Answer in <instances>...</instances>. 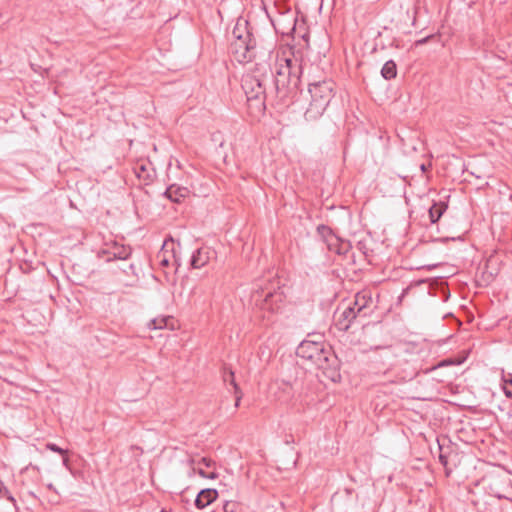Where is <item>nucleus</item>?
I'll return each mask as SVG.
<instances>
[{"mask_svg": "<svg viewBox=\"0 0 512 512\" xmlns=\"http://www.w3.org/2000/svg\"><path fill=\"white\" fill-rule=\"evenodd\" d=\"M234 395H235V408H238L240 405L242 396H243L241 389L239 387H236V389H234Z\"/></svg>", "mask_w": 512, "mask_h": 512, "instance_id": "nucleus-28", "label": "nucleus"}, {"mask_svg": "<svg viewBox=\"0 0 512 512\" xmlns=\"http://www.w3.org/2000/svg\"><path fill=\"white\" fill-rule=\"evenodd\" d=\"M218 497V492L216 489L206 488L202 489L196 499H195V506L198 509H203L209 504L213 503Z\"/></svg>", "mask_w": 512, "mask_h": 512, "instance_id": "nucleus-14", "label": "nucleus"}, {"mask_svg": "<svg viewBox=\"0 0 512 512\" xmlns=\"http://www.w3.org/2000/svg\"><path fill=\"white\" fill-rule=\"evenodd\" d=\"M173 258H174V262L173 264L176 265L177 267L180 265L178 260L175 258V256L173 255Z\"/></svg>", "mask_w": 512, "mask_h": 512, "instance_id": "nucleus-33", "label": "nucleus"}, {"mask_svg": "<svg viewBox=\"0 0 512 512\" xmlns=\"http://www.w3.org/2000/svg\"><path fill=\"white\" fill-rule=\"evenodd\" d=\"M62 456H63V465L68 467V465H69V458L66 455H62Z\"/></svg>", "mask_w": 512, "mask_h": 512, "instance_id": "nucleus-31", "label": "nucleus"}, {"mask_svg": "<svg viewBox=\"0 0 512 512\" xmlns=\"http://www.w3.org/2000/svg\"><path fill=\"white\" fill-rule=\"evenodd\" d=\"M199 464H202L207 468L215 466V462L212 459L207 458V457H202L201 460L199 461Z\"/></svg>", "mask_w": 512, "mask_h": 512, "instance_id": "nucleus-29", "label": "nucleus"}, {"mask_svg": "<svg viewBox=\"0 0 512 512\" xmlns=\"http://www.w3.org/2000/svg\"><path fill=\"white\" fill-rule=\"evenodd\" d=\"M47 488H48L49 490H53V491H55V492H56L55 487H54V486H53V484H51V483L47 485Z\"/></svg>", "mask_w": 512, "mask_h": 512, "instance_id": "nucleus-32", "label": "nucleus"}, {"mask_svg": "<svg viewBox=\"0 0 512 512\" xmlns=\"http://www.w3.org/2000/svg\"><path fill=\"white\" fill-rule=\"evenodd\" d=\"M46 448L52 452H55V453H58L61 455H67V453H68V450L63 449L54 443H47Z\"/></svg>", "mask_w": 512, "mask_h": 512, "instance_id": "nucleus-26", "label": "nucleus"}, {"mask_svg": "<svg viewBox=\"0 0 512 512\" xmlns=\"http://www.w3.org/2000/svg\"><path fill=\"white\" fill-rule=\"evenodd\" d=\"M167 318L153 319L149 323V328L151 329H162L166 326Z\"/></svg>", "mask_w": 512, "mask_h": 512, "instance_id": "nucleus-24", "label": "nucleus"}, {"mask_svg": "<svg viewBox=\"0 0 512 512\" xmlns=\"http://www.w3.org/2000/svg\"><path fill=\"white\" fill-rule=\"evenodd\" d=\"M272 60V50L264 49L260 54V61L255 63L251 72L242 80V89L247 102L257 112H263L266 109V103L279 106L277 98H271L269 91L272 83Z\"/></svg>", "mask_w": 512, "mask_h": 512, "instance_id": "nucleus-1", "label": "nucleus"}, {"mask_svg": "<svg viewBox=\"0 0 512 512\" xmlns=\"http://www.w3.org/2000/svg\"><path fill=\"white\" fill-rule=\"evenodd\" d=\"M135 173L138 178H143L144 180H150L151 176L147 172V168L144 164H139L135 167Z\"/></svg>", "mask_w": 512, "mask_h": 512, "instance_id": "nucleus-20", "label": "nucleus"}, {"mask_svg": "<svg viewBox=\"0 0 512 512\" xmlns=\"http://www.w3.org/2000/svg\"><path fill=\"white\" fill-rule=\"evenodd\" d=\"M302 71V60L292 52L289 56L283 52L281 57H276L275 71L272 70V83L269 91L271 98H277L280 107L288 106L293 102L300 89Z\"/></svg>", "mask_w": 512, "mask_h": 512, "instance_id": "nucleus-2", "label": "nucleus"}, {"mask_svg": "<svg viewBox=\"0 0 512 512\" xmlns=\"http://www.w3.org/2000/svg\"><path fill=\"white\" fill-rule=\"evenodd\" d=\"M193 472L197 473L199 476H201L202 478H206V479L218 478V473L215 471L207 472L202 468H198V469L193 468Z\"/></svg>", "mask_w": 512, "mask_h": 512, "instance_id": "nucleus-21", "label": "nucleus"}, {"mask_svg": "<svg viewBox=\"0 0 512 512\" xmlns=\"http://www.w3.org/2000/svg\"><path fill=\"white\" fill-rule=\"evenodd\" d=\"M9 369H12L11 367H6L3 369V373L0 374V378H2L5 382L11 384V385H16V377L15 376H12L8 373V370Z\"/></svg>", "mask_w": 512, "mask_h": 512, "instance_id": "nucleus-23", "label": "nucleus"}, {"mask_svg": "<svg viewBox=\"0 0 512 512\" xmlns=\"http://www.w3.org/2000/svg\"><path fill=\"white\" fill-rule=\"evenodd\" d=\"M381 75L386 80H391L395 78L397 75L396 63L393 60L387 61L381 69Z\"/></svg>", "mask_w": 512, "mask_h": 512, "instance_id": "nucleus-16", "label": "nucleus"}, {"mask_svg": "<svg viewBox=\"0 0 512 512\" xmlns=\"http://www.w3.org/2000/svg\"><path fill=\"white\" fill-rule=\"evenodd\" d=\"M189 194L188 188L176 184L170 185L164 192V196L174 203H181Z\"/></svg>", "mask_w": 512, "mask_h": 512, "instance_id": "nucleus-12", "label": "nucleus"}, {"mask_svg": "<svg viewBox=\"0 0 512 512\" xmlns=\"http://www.w3.org/2000/svg\"><path fill=\"white\" fill-rule=\"evenodd\" d=\"M439 461L444 466L446 475L449 476L452 472V469L448 467V456L442 452V446L439 445Z\"/></svg>", "mask_w": 512, "mask_h": 512, "instance_id": "nucleus-22", "label": "nucleus"}, {"mask_svg": "<svg viewBox=\"0 0 512 512\" xmlns=\"http://www.w3.org/2000/svg\"><path fill=\"white\" fill-rule=\"evenodd\" d=\"M103 254H107V261L126 260L130 257L132 249L129 246L114 243L110 248L102 250Z\"/></svg>", "mask_w": 512, "mask_h": 512, "instance_id": "nucleus-11", "label": "nucleus"}, {"mask_svg": "<svg viewBox=\"0 0 512 512\" xmlns=\"http://www.w3.org/2000/svg\"><path fill=\"white\" fill-rule=\"evenodd\" d=\"M447 208L448 204L446 202H434L428 210L430 222L432 224L437 223L441 216L444 214V212L447 210Z\"/></svg>", "mask_w": 512, "mask_h": 512, "instance_id": "nucleus-15", "label": "nucleus"}, {"mask_svg": "<svg viewBox=\"0 0 512 512\" xmlns=\"http://www.w3.org/2000/svg\"><path fill=\"white\" fill-rule=\"evenodd\" d=\"M412 378H413V375L410 374L409 376H402L398 380H394L393 382H405V381H407V379H412Z\"/></svg>", "mask_w": 512, "mask_h": 512, "instance_id": "nucleus-30", "label": "nucleus"}, {"mask_svg": "<svg viewBox=\"0 0 512 512\" xmlns=\"http://www.w3.org/2000/svg\"><path fill=\"white\" fill-rule=\"evenodd\" d=\"M0 497L6 498L16 507V499L10 493L9 489L6 487L4 482L0 479Z\"/></svg>", "mask_w": 512, "mask_h": 512, "instance_id": "nucleus-19", "label": "nucleus"}, {"mask_svg": "<svg viewBox=\"0 0 512 512\" xmlns=\"http://www.w3.org/2000/svg\"><path fill=\"white\" fill-rule=\"evenodd\" d=\"M222 377L223 381L232 385L233 389L239 387L235 381L234 372L230 368L224 367Z\"/></svg>", "mask_w": 512, "mask_h": 512, "instance_id": "nucleus-18", "label": "nucleus"}, {"mask_svg": "<svg viewBox=\"0 0 512 512\" xmlns=\"http://www.w3.org/2000/svg\"><path fill=\"white\" fill-rule=\"evenodd\" d=\"M278 284L277 282L276 285L272 284L271 287L265 288L259 286L254 290L252 299L260 309L275 312L280 308L284 294Z\"/></svg>", "mask_w": 512, "mask_h": 512, "instance_id": "nucleus-5", "label": "nucleus"}, {"mask_svg": "<svg viewBox=\"0 0 512 512\" xmlns=\"http://www.w3.org/2000/svg\"><path fill=\"white\" fill-rule=\"evenodd\" d=\"M317 369L322 370L323 374L331 381L337 382L341 379L340 361L331 348H327L315 364Z\"/></svg>", "mask_w": 512, "mask_h": 512, "instance_id": "nucleus-6", "label": "nucleus"}, {"mask_svg": "<svg viewBox=\"0 0 512 512\" xmlns=\"http://www.w3.org/2000/svg\"><path fill=\"white\" fill-rule=\"evenodd\" d=\"M357 318H362L356 313L355 307L349 304L343 310L339 308L334 314L335 325L340 331H347Z\"/></svg>", "mask_w": 512, "mask_h": 512, "instance_id": "nucleus-9", "label": "nucleus"}, {"mask_svg": "<svg viewBox=\"0 0 512 512\" xmlns=\"http://www.w3.org/2000/svg\"><path fill=\"white\" fill-rule=\"evenodd\" d=\"M156 258H157L160 266H162V267L169 266L170 261H169L168 257L166 256V251H164L163 249L157 254Z\"/></svg>", "mask_w": 512, "mask_h": 512, "instance_id": "nucleus-25", "label": "nucleus"}, {"mask_svg": "<svg viewBox=\"0 0 512 512\" xmlns=\"http://www.w3.org/2000/svg\"><path fill=\"white\" fill-rule=\"evenodd\" d=\"M317 233L326 244L327 249L331 252H335L337 254H342V245L341 240L334 234L332 229L329 226L324 224H320L317 226Z\"/></svg>", "mask_w": 512, "mask_h": 512, "instance_id": "nucleus-10", "label": "nucleus"}, {"mask_svg": "<svg viewBox=\"0 0 512 512\" xmlns=\"http://www.w3.org/2000/svg\"><path fill=\"white\" fill-rule=\"evenodd\" d=\"M29 495H31L32 497L36 498V495L33 492H29Z\"/></svg>", "mask_w": 512, "mask_h": 512, "instance_id": "nucleus-34", "label": "nucleus"}, {"mask_svg": "<svg viewBox=\"0 0 512 512\" xmlns=\"http://www.w3.org/2000/svg\"><path fill=\"white\" fill-rule=\"evenodd\" d=\"M210 254L211 251L209 248H198L193 252L191 256L190 266L194 269H200L204 267L210 260Z\"/></svg>", "mask_w": 512, "mask_h": 512, "instance_id": "nucleus-13", "label": "nucleus"}, {"mask_svg": "<svg viewBox=\"0 0 512 512\" xmlns=\"http://www.w3.org/2000/svg\"><path fill=\"white\" fill-rule=\"evenodd\" d=\"M351 305L355 307L356 313L362 318L369 317L377 307L370 289H363L357 292Z\"/></svg>", "mask_w": 512, "mask_h": 512, "instance_id": "nucleus-8", "label": "nucleus"}, {"mask_svg": "<svg viewBox=\"0 0 512 512\" xmlns=\"http://www.w3.org/2000/svg\"><path fill=\"white\" fill-rule=\"evenodd\" d=\"M237 508V503L232 501H227L223 506L224 512H237Z\"/></svg>", "mask_w": 512, "mask_h": 512, "instance_id": "nucleus-27", "label": "nucleus"}, {"mask_svg": "<svg viewBox=\"0 0 512 512\" xmlns=\"http://www.w3.org/2000/svg\"><path fill=\"white\" fill-rule=\"evenodd\" d=\"M427 39L420 40L419 43H425Z\"/></svg>", "mask_w": 512, "mask_h": 512, "instance_id": "nucleus-35", "label": "nucleus"}, {"mask_svg": "<svg viewBox=\"0 0 512 512\" xmlns=\"http://www.w3.org/2000/svg\"><path fill=\"white\" fill-rule=\"evenodd\" d=\"M334 87L335 83L331 79L308 84V93L311 99L304 113L306 121H315L323 115L334 96Z\"/></svg>", "mask_w": 512, "mask_h": 512, "instance_id": "nucleus-4", "label": "nucleus"}, {"mask_svg": "<svg viewBox=\"0 0 512 512\" xmlns=\"http://www.w3.org/2000/svg\"><path fill=\"white\" fill-rule=\"evenodd\" d=\"M326 349L321 342L304 340L297 347L296 355L315 365L320 357L325 354Z\"/></svg>", "mask_w": 512, "mask_h": 512, "instance_id": "nucleus-7", "label": "nucleus"}, {"mask_svg": "<svg viewBox=\"0 0 512 512\" xmlns=\"http://www.w3.org/2000/svg\"><path fill=\"white\" fill-rule=\"evenodd\" d=\"M501 381L505 396L512 399V373L503 371Z\"/></svg>", "mask_w": 512, "mask_h": 512, "instance_id": "nucleus-17", "label": "nucleus"}, {"mask_svg": "<svg viewBox=\"0 0 512 512\" xmlns=\"http://www.w3.org/2000/svg\"><path fill=\"white\" fill-rule=\"evenodd\" d=\"M232 35L234 39L229 46V51L239 63L251 61L256 63L260 61V54L264 49H271L273 51L272 44L264 47L256 41L248 28L247 21L243 23L238 21L232 31Z\"/></svg>", "mask_w": 512, "mask_h": 512, "instance_id": "nucleus-3", "label": "nucleus"}]
</instances>
